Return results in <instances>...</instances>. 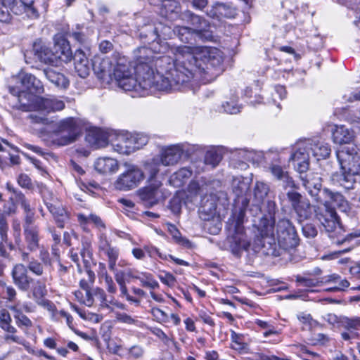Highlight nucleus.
<instances>
[{"label": "nucleus", "instance_id": "f257e3e1", "mask_svg": "<svg viewBox=\"0 0 360 360\" xmlns=\"http://www.w3.org/2000/svg\"><path fill=\"white\" fill-rule=\"evenodd\" d=\"M174 60L169 56H154L147 47L138 49L132 76L128 65L117 62L114 79L126 91L143 96L152 87L159 91L179 89L192 79L210 82L224 70L223 53L217 48L180 46L172 49Z\"/></svg>", "mask_w": 360, "mask_h": 360}, {"label": "nucleus", "instance_id": "f03ea898", "mask_svg": "<svg viewBox=\"0 0 360 360\" xmlns=\"http://www.w3.org/2000/svg\"><path fill=\"white\" fill-rule=\"evenodd\" d=\"M275 218L264 214L255 225L257 233L255 236L253 243L247 239L245 233L238 228L230 238L229 241L231 248H249L251 245L255 248H264L266 245L272 246L276 243L274 236Z\"/></svg>", "mask_w": 360, "mask_h": 360}, {"label": "nucleus", "instance_id": "7ed1b4c3", "mask_svg": "<svg viewBox=\"0 0 360 360\" xmlns=\"http://www.w3.org/2000/svg\"><path fill=\"white\" fill-rule=\"evenodd\" d=\"M64 108V102L56 98H43L27 93L19 95L18 108L22 111H37L49 114L62 110Z\"/></svg>", "mask_w": 360, "mask_h": 360}, {"label": "nucleus", "instance_id": "20e7f679", "mask_svg": "<svg viewBox=\"0 0 360 360\" xmlns=\"http://www.w3.org/2000/svg\"><path fill=\"white\" fill-rule=\"evenodd\" d=\"M11 13L20 15L24 13L30 18H37L39 13L34 6V0H0V21L9 22Z\"/></svg>", "mask_w": 360, "mask_h": 360}, {"label": "nucleus", "instance_id": "39448f33", "mask_svg": "<svg viewBox=\"0 0 360 360\" xmlns=\"http://www.w3.org/2000/svg\"><path fill=\"white\" fill-rule=\"evenodd\" d=\"M80 120L70 117L60 120L53 131L56 137L53 143L58 146L69 145L75 142L79 134Z\"/></svg>", "mask_w": 360, "mask_h": 360}, {"label": "nucleus", "instance_id": "423d86ee", "mask_svg": "<svg viewBox=\"0 0 360 360\" xmlns=\"http://www.w3.org/2000/svg\"><path fill=\"white\" fill-rule=\"evenodd\" d=\"M340 170L360 174V154L355 145L342 146L337 150Z\"/></svg>", "mask_w": 360, "mask_h": 360}, {"label": "nucleus", "instance_id": "0eeeda50", "mask_svg": "<svg viewBox=\"0 0 360 360\" xmlns=\"http://www.w3.org/2000/svg\"><path fill=\"white\" fill-rule=\"evenodd\" d=\"M277 241L280 248H296L300 238L290 220L283 218L276 224Z\"/></svg>", "mask_w": 360, "mask_h": 360}, {"label": "nucleus", "instance_id": "6e6552de", "mask_svg": "<svg viewBox=\"0 0 360 360\" xmlns=\"http://www.w3.org/2000/svg\"><path fill=\"white\" fill-rule=\"evenodd\" d=\"M44 203L51 214L55 223L60 229H63L70 221V212L63 207L61 202L52 196L49 191L43 192Z\"/></svg>", "mask_w": 360, "mask_h": 360}, {"label": "nucleus", "instance_id": "1a4fd4ad", "mask_svg": "<svg viewBox=\"0 0 360 360\" xmlns=\"http://www.w3.org/2000/svg\"><path fill=\"white\" fill-rule=\"evenodd\" d=\"M144 179V173L136 166L131 165L122 173L115 182V187L120 191H129L136 188Z\"/></svg>", "mask_w": 360, "mask_h": 360}, {"label": "nucleus", "instance_id": "9d476101", "mask_svg": "<svg viewBox=\"0 0 360 360\" xmlns=\"http://www.w3.org/2000/svg\"><path fill=\"white\" fill-rule=\"evenodd\" d=\"M287 198L292 208L296 212L300 223L309 219L312 216L311 207L309 201L304 198L300 193L289 191L286 193Z\"/></svg>", "mask_w": 360, "mask_h": 360}, {"label": "nucleus", "instance_id": "9b49d317", "mask_svg": "<svg viewBox=\"0 0 360 360\" xmlns=\"http://www.w3.org/2000/svg\"><path fill=\"white\" fill-rule=\"evenodd\" d=\"M18 79L22 86L27 89L28 91H18L14 87L10 88V92L13 95H17L19 98V95L22 93H27L37 96L36 94H41L44 92V86L41 82L34 75L27 73L20 72L18 75Z\"/></svg>", "mask_w": 360, "mask_h": 360}, {"label": "nucleus", "instance_id": "f8f14e48", "mask_svg": "<svg viewBox=\"0 0 360 360\" xmlns=\"http://www.w3.org/2000/svg\"><path fill=\"white\" fill-rule=\"evenodd\" d=\"M162 184L159 181H151L149 185L139 190V196L146 205L151 207L164 198L160 189Z\"/></svg>", "mask_w": 360, "mask_h": 360}, {"label": "nucleus", "instance_id": "ddd939ff", "mask_svg": "<svg viewBox=\"0 0 360 360\" xmlns=\"http://www.w3.org/2000/svg\"><path fill=\"white\" fill-rule=\"evenodd\" d=\"M117 63H112L109 58H95L92 62V68L97 77L103 80H112L114 78V69Z\"/></svg>", "mask_w": 360, "mask_h": 360}, {"label": "nucleus", "instance_id": "4468645a", "mask_svg": "<svg viewBox=\"0 0 360 360\" xmlns=\"http://www.w3.org/2000/svg\"><path fill=\"white\" fill-rule=\"evenodd\" d=\"M224 195L223 193H211L205 195L200 203L199 209L200 218L204 221H210L217 215V203L219 195Z\"/></svg>", "mask_w": 360, "mask_h": 360}, {"label": "nucleus", "instance_id": "2eb2a0df", "mask_svg": "<svg viewBox=\"0 0 360 360\" xmlns=\"http://www.w3.org/2000/svg\"><path fill=\"white\" fill-rule=\"evenodd\" d=\"M311 146L309 141H300L297 144V149L290 157V160L296 162L300 173L305 172L309 167V158Z\"/></svg>", "mask_w": 360, "mask_h": 360}, {"label": "nucleus", "instance_id": "dca6fc26", "mask_svg": "<svg viewBox=\"0 0 360 360\" xmlns=\"http://www.w3.org/2000/svg\"><path fill=\"white\" fill-rule=\"evenodd\" d=\"M184 148L181 144L171 145L162 148L160 155L157 156L161 164L164 166L174 165L180 160L183 155Z\"/></svg>", "mask_w": 360, "mask_h": 360}, {"label": "nucleus", "instance_id": "f3484780", "mask_svg": "<svg viewBox=\"0 0 360 360\" xmlns=\"http://www.w3.org/2000/svg\"><path fill=\"white\" fill-rule=\"evenodd\" d=\"M181 19L193 26V28L188 27L193 34V39L195 35L201 37L202 33L205 32L209 27V23L206 20L190 11L182 13Z\"/></svg>", "mask_w": 360, "mask_h": 360}, {"label": "nucleus", "instance_id": "a211bd4d", "mask_svg": "<svg viewBox=\"0 0 360 360\" xmlns=\"http://www.w3.org/2000/svg\"><path fill=\"white\" fill-rule=\"evenodd\" d=\"M112 134H109L99 128H91L86 134L85 140L94 149L105 147Z\"/></svg>", "mask_w": 360, "mask_h": 360}, {"label": "nucleus", "instance_id": "6ab92c4d", "mask_svg": "<svg viewBox=\"0 0 360 360\" xmlns=\"http://www.w3.org/2000/svg\"><path fill=\"white\" fill-rule=\"evenodd\" d=\"M110 141L112 142L115 150L120 154L129 155L134 152L131 134H112Z\"/></svg>", "mask_w": 360, "mask_h": 360}, {"label": "nucleus", "instance_id": "aec40b11", "mask_svg": "<svg viewBox=\"0 0 360 360\" xmlns=\"http://www.w3.org/2000/svg\"><path fill=\"white\" fill-rule=\"evenodd\" d=\"M174 35H176L184 43H191L193 40V34L188 27L176 26L172 29L171 25L167 23L162 30L159 38L167 39L172 38Z\"/></svg>", "mask_w": 360, "mask_h": 360}, {"label": "nucleus", "instance_id": "412c9836", "mask_svg": "<svg viewBox=\"0 0 360 360\" xmlns=\"http://www.w3.org/2000/svg\"><path fill=\"white\" fill-rule=\"evenodd\" d=\"M301 179L303 186L308 190L309 193L314 198L317 202H322V198L319 195V193L322 194L321 177L317 174L311 173L306 174L305 176H301Z\"/></svg>", "mask_w": 360, "mask_h": 360}, {"label": "nucleus", "instance_id": "4be33fe9", "mask_svg": "<svg viewBox=\"0 0 360 360\" xmlns=\"http://www.w3.org/2000/svg\"><path fill=\"white\" fill-rule=\"evenodd\" d=\"M54 40L55 43L52 49L56 61L58 60L65 63L70 61L72 58V53L68 41L62 36L56 37Z\"/></svg>", "mask_w": 360, "mask_h": 360}, {"label": "nucleus", "instance_id": "5701e85b", "mask_svg": "<svg viewBox=\"0 0 360 360\" xmlns=\"http://www.w3.org/2000/svg\"><path fill=\"white\" fill-rule=\"evenodd\" d=\"M316 217L327 232H333L339 227V221L334 209L324 208L323 211L316 214Z\"/></svg>", "mask_w": 360, "mask_h": 360}, {"label": "nucleus", "instance_id": "b1692460", "mask_svg": "<svg viewBox=\"0 0 360 360\" xmlns=\"http://www.w3.org/2000/svg\"><path fill=\"white\" fill-rule=\"evenodd\" d=\"M12 277L13 283L20 290L27 291L30 288L32 279L27 276V271L24 265L16 264L13 269Z\"/></svg>", "mask_w": 360, "mask_h": 360}, {"label": "nucleus", "instance_id": "393cba45", "mask_svg": "<svg viewBox=\"0 0 360 360\" xmlns=\"http://www.w3.org/2000/svg\"><path fill=\"white\" fill-rule=\"evenodd\" d=\"M0 327L8 334L5 336V340L8 342H20V338L15 335L17 330L11 325V317L6 309L0 310Z\"/></svg>", "mask_w": 360, "mask_h": 360}, {"label": "nucleus", "instance_id": "a878e982", "mask_svg": "<svg viewBox=\"0 0 360 360\" xmlns=\"http://www.w3.org/2000/svg\"><path fill=\"white\" fill-rule=\"evenodd\" d=\"M268 170L275 179L283 182V188L285 189L288 188H297L295 181L289 176L288 172L281 165L276 163H271L269 165Z\"/></svg>", "mask_w": 360, "mask_h": 360}, {"label": "nucleus", "instance_id": "bb28decb", "mask_svg": "<svg viewBox=\"0 0 360 360\" xmlns=\"http://www.w3.org/2000/svg\"><path fill=\"white\" fill-rule=\"evenodd\" d=\"M159 12L162 17L169 20L181 19L180 6L175 0H162Z\"/></svg>", "mask_w": 360, "mask_h": 360}, {"label": "nucleus", "instance_id": "cd10ccee", "mask_svg": "<svg viewBox=\"0 0 360 360\" xmlns=\"http://www.w3.org/2000/svg\"><path fill=\"white\" fill-rule=\"evenodd\" d=\"M108 258L109 269L115 273V278L118 285L125 283L126 273L117 271L115 268L119 252L117 249H101Z\"/></svg>", "mask_w": 360, "mask_h": 360}, {"label": "nucleus", "instance_id": "c85d7f7f", "mask_svg": "<svg viewBox=\"0 0 360 360\" xmlns=\"http://www.w3.org/2000/svg\"><path fill=\"white\" fill-rule=\"evenodd\" d=\"M167 25L165 22H158L150 23H146L140 30V37L141 38L148 39V40L155 41L159 38L162 30Z\"/></svg>", "mask_w": 360, "mask_h": 360}, {"label": "nucleus", "instance_id": "c756f323", "mask_svg": "<svg viewBox=\"0 0 360 360\" xmlns=\"http://www.w3.org/2000/svg\"><path fill=\"white\" fill-rule=\"evenodd\" d=\"M354 139V132L345 126H336L333 131V140L334 143L342 146L353 145Z\"/></svg>", "mask_w": 360, "mask_h": 360}, {"label": "nucleus", "instance_id": "7c9ffc66", "mask_svg": "<svg viewBox=\"0 0 360 360\" xmlns=\"http://www.w3.org/2000/svg\"><path fill=\"white\" fill-rule=\"evenodd\" d=\"M322 195L326 198L324 200H322V202H321L324 205V208H329L328 205L330 203L343 210L347 207V201L341 193L324 188L322 191Z\"/></svg>", "mask_w": 360, "mask_h": 360}, {"label": "nucleus", "instance_id": "2f4dec72", "mask_svg": "<svg viewBox=\"0 0 360 360\" xmlns=\"http://www.w3.org/2000/svg\"><path fill=\"white\" fill-rule=\"evenodd\" d=\"M96 171L102 174L116 172L119 169V165L115 159L110 158H99L94 162Z\"/></svg>", "mask_w": 360, "mask_h": 360}, {"label": "nucleus", "instance_id": "473e14b6", "mask_svg": "<svg viewBox=\"0 0 360 360\" xmlns=\"http://www.w3.org/2000/svg\"><path fill=\"white\" fill-rule=\"evenodd\" d=\"M298 253L299 249H267V251H262L264 257L269 256L276 257L282 255H287L289 259L292 262H298L304 257V256L300 255Z\"/></svg>", "mask_w": 360, "mask_h": 360}, {"label": "nucleus", "instance_id": "72a5a7b5", "mask_svg": "<svg viewBox=\"0 0 360 360\" xmlns=\"http://www.w3.org/2000/svg\"><path fill=\"white\" fill-rule=\"evenodd\" d=\"M75 68L78 75L82 78L86 77L89 74V65L88 58L84 53L80 50L75 52L74 56Z\"/></svg>", "mask_w": 360, "mask_h": 360}, {"label": "nucleus", "instance_id": "f704fd0d", "mask_svg": "<svg viewBox=\"0 0 360 360\" xmlns=\"http://www.w3.org/2000/svg\"><path fill=\"white\" fill-rule=\"evenodd\" d=\"M33 51L37 58L44 63H53L56 62L53 49H49L46 46L34 43Z\"/></svg>", "mask_w": 360, "mask_h": 360}, {"label": "nucleus", "instance_id": "c9c22d12", "mask_svg": "<svg viewBox=\"0 0 360 360\" xmlns=\"http://www.w3.org/2000/svg\"><path fill=\"white\" fill-rule=\"evenodd\" d=\"M44 75L56 86L65 89L68 86V80L63 74L57 72L52 68H47L43 70Z\"/></svg>", "mask_w": 360, "mask_h": 360}, {"label": "nucleus", "instance_id": "e433bc0d", "mask_svg": "<svg viewBox=\"0 0 360 360\" xmlns=\"http://www.w3.org/2000/svg\"><path fill=\"white\" fill-rule=\"evenodd\" d=\"M359 174L341 171V174H337L333 176V180L345 189H352L356 183L354 176Z\"/></svg>", "mask_w": 360, "mask_h": 360}, {"label": "nucleus", "instance_id": "4c0bfd02", "mask_svg": "<svg viewBox=\"0 0 360 360\" xmlns=\"http://www.w3.org/2000/svg\"><path fill=\"white\" fill-rule=\"evenodd\" d=\"M191 174L192 172L189 169L186 167L181 168L170 176L169 182L174 187H181L191 176Z\"/></svg>", "mask_w": 360, "mask_h": 360}, {"label": "nucleus", "instance_id": "58836bf2", "mask_svg": "<svg viewBox=\"0 0 360 360\" xmlns=\"http://www.w3.org/2000/svg\"><path fill=\"white\" fill-rule=\"evenodd\" d=\"M250 188V181L243 176H234L231 182V189L237 198L243 195Z\"/></svg>", "mask_w": 360, "mask_h": 360}, {"label": "nucleus", "instance_id": "ea45409f", "mask_svg": "<svg viewBox=\"0 0 360 360\" xmlns=\"http://www.w3.org/2000/svg\"><path fill=\"white\" fill-rule=\"evenodd\" d=\"M269 192L270 187L266 183L259 181H256L253 188L254 200L257 203L262 202Z\"/></svg>", "mask_w": 360, "mask_h": 360}, {"label": "nucleus", "instance_id": "a19ab883", "mask_svg": "<svg viewBox=\"0 0 360 360\" xmlns=\"http://www.w3.org/2000/svg\"><path fill=\"white\" fill-rule=\"evenodd\" d=\"M310 150L314 157L318 160L327 158L330 154V147L327 143H318L309 146Z\"/></svg>", "mask_w": 360, "mask_h": 360}, {"label": "nucleus", "instance_id": "79ce46f5", "mask_svg": "<svg viewBox=\"0 0 360 360\" xmlns=\"http://www.w3.org/2000/svg\"><path fill=\"white\" fill-rule=\"evenodd\" d=\"M162 165L158 157L148 160L144 163V171L148 175V181H153L154 178L158 174L160 165Z\"/></svg>", "mask_w": 360, "mask_h": 360}, {"label": "nucleus", "instance_id": "37998d69", "mask_svg": "<svg viewBox=\"0 0 360 360\" xmlns=\"http://www.w3.org/2000/svg\"><path fill=\"white\" fill-rule=\"evenodd\" d=\"M11 309L13 311V318L19 328L27 330L32 326V321L16 307H13Z\"/></svg>", "mask_w": 360, "mask_h": 360}, {"label": "nucleus", "instance_id": "c03bdc74", "mask_svg": "<svg viewBox=\"0 0 360 360\" xmlns=\"http://www.w3.org/2000/svg\"><path fill=\"white\" fill-rule=\"evenodd\" d=\"M221 159L222 154L221 151L218 149L212 148L206 152L204 162L205 165L214 168L219 165Z\"/></svg>", "mask_w": 360, "mask_h": 360}, {"label": "nucleus", "instance_id": "a18cd8bd", "mask_svg": "<svg viewBox=\"0 0 360 360\" xmlns=\"http://www.w3.org/2000/svg\"><path fill=\"white\" fill-rule=\"evenodd\" d=\"M165 228L169 233L172 236L173 240L179 245L182 246H190V242L188 240L181 237L179 231L177 229L176 226L170 223L165 224Z\"/></svg>", "mask_w": 360, "mask_h": 360}, {"label": "nucleus", "instance_id": "49530a36", "mask_svg": "<svg viewBox=\"0 0 360 360\" xmlns=\"http://www.w3.org/2000/svg\"><path fill=\"white\" fill-rule=\"evenodd\" d=\"M221 108L224 112L233 115L240 112L242 105L238 103L236 96H232L221 104Z\"/></svg>", "mask_w": 360, "mask_h": 360}, {"label": "nucleus", "instance_id": "de8ad7c7", "mask_svg": "<svg viewBox=\"0 0 360 360\" xmlns=\"http://www.w3.org/2000/svg\"><path fill=\"white\" fill-rule=\"evenodd\" d=\"M8 230V225L4 216V214L0 212V248H6L9 246L12 248L11 245L7 242V231Z\"/></svg>", "mask_w": 360, "mask_h": 360}, {"label": "nucleus", "instance_id": "09e8293b", "mask_svg": "<svg viewBox=\"0 0 360 360\" xmlns=\"http://www.w3.org/2000/svg\"><path fill=\"white\" fill-rule=\"evenodd\" d=\"M138 280L140 281L141 285L144 288L155 289L159 287L158 281H155L153 275L149 273H141V276L138 278Z\"/></svg>", "mask_w": 360, "mask_h": 360}, {"label": "nucleus", "instance_id": "8fccbe9b", "mask_svg": "<svg viewBox=\"0 0 360 360\" xmlns=\"http://www.w3.org/2000/svg\"><path fill=\"white\" fill-rule=\"evenodd\" d=\"M183 201V194L177 193L169 201V208L174 214H178L181 212Z\"/></svg>", "mask_w": 360, "mask_h": 360}, {"label": "nucleus", "instance_id": "3c124183", "mask_svg": "<svg viewBox=\"0 0 360 360\" xmlns=\"http://www.w3.org/2000/svg\"><path fill=\"white\" fill-rule=\"evenodd\" d=\"M46 292L47 290L45 284L40 281H37L32 288V295L36 302L44 299Z\"/></svg>", "mask_w": 360, "mask_h": 360}, {"label": "nucleus", "instance_id": "603ef678", "mask_svg": "<svg viewBox=\"0 0 360 360\" xmlns=\"http://www.w3.org/2000/svg\"><path fill=\"white\" fill-rule=\"evenodd\" d=\"M342 326L347 330H359L360 317H344L342 321Z\"/></svg>", "mask_w": 360, "mask_h": 360}, {"label": "nucleus", "instance_id": "864d4df0", "mask_svg": "<svg viewBox=\"0 0 360 360\" xmlns=\"http://www.w3.org/2000/svg\"><path fill=\"white\" fill-rule=\"evenodd\" d=\"M34 113L30 114L28 116V118L30 120V122L34 124H49V120L46 117L47 114L42 113L41 112L34 111Z\"/></svg>", "mask_w": 360, "mask_h": 360}, {"label": "nucleus", "instance_id": "5fc2aeb1", "mask_svg": "<svg viewBox=\"0 0 360 360\" xmlns=\"http://www.w3.org/2000/svg\"><path fill=\"white\" fill-rule=\"evenodd\" d=\"M296 281L297 283H301L304 287H316L319 286L321 284L323 283V281H321L319 278L314 279V278H309L302 277L300 276H296Z\"/></svg>", "mask_w": 360, "mask_h": 360}, {"label": "nucleus", "instance_id": "6e6d98bb", "mask_svg": "<svg viewBox=\"0 0 360 360\" xmlns=\"http://www.w3.org/2000/svg\"><path fill=\"white\" fill-rule=\"evenodd\" d=\"M131 138L134 151L146 145L148 141V136L141 134H131Z\"/></svg>", "mask_w": 360, "mask_h": 360}, {"label": "nucleus", "instance_id": "4d7b16f0", "mask_svg": "<svg viewBox=\"0 0 360 360\" xmlns=\"http://www.w3.org/2000/svg\"><path fill=\"white\" fill-rule=\"evenodd\" d=\"M87 278H83L79 282L80 288L85 290H91V285H93L95 280V274L91 270L86 271Z\"/></svg>", "mask_w": 360, "mask_h": 360}, {"label": "nucleus", "instance_id": "13d9d810", "mask_svg": "<svg viewBox=\"0 0 360 360\" xmlns=\"http://www.w3.org/2000/svg\"><path fill=\"white\" fill-rule=\"evenodd\" d=\"M246 253V262L248 264H252L259 257H263L262 249L257 250V249H244Z\"/></svg>", "mask_w": 360, "mask_h": 360}, {"label": "nucleus", "instance_id": "bf43d9fd", "mask_svg": "<svg viewBox=\"0 0 360 360\" xmlns=\"http://www.w3.org/2000/svg\"><path fill=\"white\" fill-rule=\"evenodd\" d=\"M25 237L27 241L29 243L30 248H34L38 245V235L37 233L25 227Z\"/></svg>", "mask_w": 360, "mask_h": 360}, {"label": "nucleus", "instance_id": "052dcab7", "mask_svg": "<svg viewBox=\"0 0 360 360\" xmlns=\"http://www.w3.org/2000/svg\"><path fill=\"white\" fill-rule=\"evenodd\" d=\"M94 297H95L100 301V306L103 308H109V304L106 299V295L104 290L100 288L94 289Z\"/></svg>", "mask_w": 360, "mask_h": 360}, {"label": "nucleus", "instance_id": "680f3d73", "mask_svg": "<svg viewBox=\"0 0 360 360\" xmlns=\"http://www.w3.org/2000/svg\"><path fill=\"white\" fill-rule=\"evenodd\" d=\"M226 8L227 6L224 4L217 3L215 6L207 13V15L211 18L217 17V13H219L221 15L228 16L226 13H224V11H225Z\"/></svg>", "mask_w": 360, "mask_h": 360}, {"label": "nucleus", "instance_id": "e2e57ef3", "mask_svg": "<svg viewBox=\"0 0 360 360\" xmlns=\"http://www.w3.org/2000/svg\"><path fill=\"white\" fill-rule=\"evenodd\" d=\"M17 206L11 198L8 201L6 202L3 207V212L4 216H11L16 212Z\"/></svg>", "mask_w": 360, "mask_h": 360}, {"label": "nucleus", "instance_id": "0e129e2a", "mask_svg": "<svg viewBox=\"0 0 360 360\" xmlns=\"http://www.w3.org/2000/svg\"><path fill=\"white\" fill-rule=\"evenodd\" d=\"M302 232L307 238H314L317 235V230L312 224L307 223L302 226Z\"/></svg>", "mask_w": 360, "mask_h": 360}, {"label": "nucleus", "instance_id": "69168bd1", "mask_svg": "<svg viewBox=\"0 0 360 360\" xmlns=\"http://www.w3.org/2000/svg\"><path fill=\"white\" fill-rule=\"evenodd\" d=\"M159 278L164 284L168 286H173L176 283L174 276L170 273L164 272L159 275Z\"/></svg>", "mask_w": 360, "mask_h": 360}, {"label": "nucleus", "instance_id": "338daca9", "mask_svg": "<svg viewBox=\"0 0 360 360\" xmlns=\"http://www.w3.org/2000/svg\"><path fill=\"white\" fill-rule=\"evenodd\" d=\"M28 269L37 276H41L43 274V266L41 263L35 260L29 262Z\"/></svg>", "mask_w": 360, "mask_h": 360}, {"label": "nucleus", "instance_id": "774afa93", "mask_svg": "<svg viewBox=\"0 0 360 360\" xmlns=\"http://www.w3.org/2000/svg\"><path fill=\"white\" fill-rule=\"evenodd\" d=\"M18 183L20 186L25 188H30L32 186L31 179L25 174H21L18 176Z\"/></svg>", "mask_w": 360, "mask_h": 360}]
</instances>
